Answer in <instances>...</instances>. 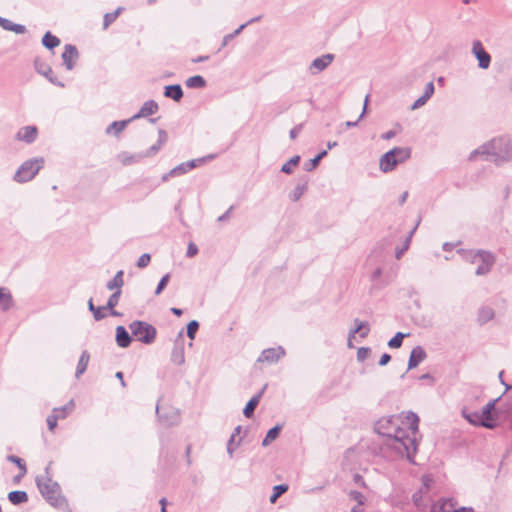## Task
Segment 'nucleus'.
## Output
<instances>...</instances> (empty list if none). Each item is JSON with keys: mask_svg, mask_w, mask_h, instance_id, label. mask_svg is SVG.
<instances>
[{"mask_svg": "<svg viewBox=\"0 0 512 512\" xmlns=\"http://www.w3.org/2000/svg\"><path fill=\"white\" fill-rule=\"evenodd\" d=\"M375 431L388 437L387 445L401 457H406L411 463L417 452L416 438L398 425L395 416L384 417L376 422Z\"/></svg>", "mask_w": 512, "mask_h": 512, "instance_id": "obj_1", "label": "nucleus"}, {"mask_svg": "<svg viewBox=\"0 0 512 512\" xmlns=\"http://www.w3.org/2000/svg\"><path fill=\"white\" fill-rule=\"evenodd\" d=\"M50 467L51 463L45 468V475L37 476L35 481L40 493L46 501L52 506L60 508L66 504V500L61 495L59 484L51 478Z\"/></svg>", "mask_w": 512, "mask_h": 512, "instance_id": "obj_2", "label": "nucleus"}, {"mask_svg": "<svg viewBox=\"0 0 512 512\" xmlns=\"http://www.w3.org/2000/svg\"><path fill=\"white\" fill-rule=\"evenodd\" d=\"M410 157L411 149L409 147H394L380 157L379 168L384 173L391 172L397 165L405 162Z\"/></svg>", "mask_w": 512, "mask_h": 512, "instance_id": "obj_3", "label": "nucleus"}, {"mask_svg": "<svg viewBox=\"0 0 512 512\" xmlns=\"http://www.w3.org/2000/svg\"><path fill=\"white\" fill-rule=\"evenodd\" d=\"M493 163L497 166L512 160V136L501 135L491 139Z\"/></svg>", "mask_w": 512, "mask_h": 512, "instance_id": "obj_4", "label": "nucleus"}, {"mask_svg": "<svg viewBox=\"0 0 512 512\" xmlns=\"http://www.w3.org/2000/svg\"><path fill=\"white\" fill-rule=\"evenodd\" d=\"M129 329L141 343L151 344L156 339V328L145 321L135 320L129 324Z\"/></svg>", "mask_w": 512, "mask_h": 512, "instance_id": "obj_5", "label": "nucleus"}, {"mask_svg": "<svg viewBox=\"0 0 512 512\" xmlns=\"http://www.w3.org/2000/svg\"><path fill=\"white\" fill-rule=\"evenodd\" d=\"M43 162V158H35L25 161L16 171L14 180L18 183H25L32 180L42 168Z\"/></svg>", "mask_w": 512, "mask_h": 512, "instance_id": "obj_6", "label": "nucleus"}, {"mask_svg": "<svg viewBox=\"0 0 512 512\" xmlns=\"http://www.w3.org/2000/svg\"><path fill=\"white\" fill-rule=\"evenodd\" d=\"M479 261L480 265L477 267L475 274L477 276H485L490 273L492 267L496 262V255L488 250H480Z\"/></svg>", "mask_w": 512, "mask_h": 512, "instance_id": "obj_7", "label": "nucleus"}, {"mask_svg": "<svg viewBox=\"0 0 512 512\" xmlns=\"http://www.w3.org/2000/svg\"><path fill=\"white\" fill-rule=\"evenodd\" d=\"M472 54L478 60V67L481 69H488L491 64V56L484 49L481 41L475 40L472 43Z\"/></svg>", "mask_w": 512, "mask_h": 512, "instance_id": "obj_8", "label": "nucleus"}, {"mask_svg": "<svg viewBox=\"0 0 512 512\" xmlns=\"http://www.w3.org/2000/svg\"><path fill=\"white\" fill-rule=\"evenodd\" d=\"M34 68L39 74L46 77L47 80L53 85H56L61 88L65 86L63 82L59 81L57 77L54 76L52 68L41 58H36L34 60Z\"/></svg>", "mask_w": 512, "mask_h": 512, "instance_id": "obj_9", "label": "nucleus"}, {"mask_svg": "<svg viewBox=\"0 0 512 512\" xmlns=\"http://www.w3.org/2000/svg\"><path fill=\"white\" fill-rule=\"evenodd\" d=\"M285 354L286 351L282 346H278L275 348H267L262 351V353L257 359V362H267L269 364H274L277 363L281 358H283Z\"/></svg>", "mask_w": 512, "mask_h": 512, "instance_id": "obj_10", "label": "nucleus"}, {"mask_svg": "<svg viewBox=\"0 0 512 512\" xmlns=\"http://www.w3.org/2000/svg\"><path fill=\"white\" fill-rule=\"evenodd\" d=\"M430 512H474L472 508H455L453 499H441L431 506Z\"/></svg>", "mask_w": 512, "mask_h": 512, "instance_id": "obj_11", "label": "nucleus"}, {"mask_svg": "<svg viewBox=\"0 0 512 512\" xmlns=\"http://www.w3.org/2000/svg\"><path fill=\"white\" fill-rule=\"evenodd\" d=\"M171 361L176 365H182L185 362L183 329L178 333L177 340L171 352Z\"/></svg>", "mask_w": 512, "mask_h": 512, "instance_id": "obj_12", "label": "nucleus"}, {"mask_svg": "<svg viewBox=\"0 0 512 512\" xmlns=\"http://www.w3.org/2000/svg\"><path fill=\"white\" fill-rule=\"evenodd\" d=\"M478 159L493 162V151H492L491 140L483 143L482 145H480L478 148L474 149L470 153V155H469L470 161H476Z\"/></svg>", "mask_w": 512, "mask_h": 512, "instance_id": "obj_13", "label": "nucleus"}, {"mask_svg": "<svg viewBox=\"0 0 512 512\" xmlns=\"http://www.w3.org/2000/svg\"><path fill=\"white\" fill-rule=\"evenodd\" d=\"M37 136V127L34 125H27L18 130V132L15 135V139L26 144H31L37 139Z\"/></svg>", "mask_w": 512, "mask_h": 512, "instance_id": "obj_14", "label": "nucleus"}, {"mask_svg": "<svg viewBox=\"0 0 512 512\" xmlns=\"http://www.w3.org/2000/svg\"><path fill=\"white\" fill-rule=\"evenodd\" d=\"M334 60L333 54H324L321 57L315 58L310 64L309 70L311 74L315 75L325 70Z\"/></svg>", "mask_w": 512, "mask_h": 512, "instance_id": "obj_15", "label": "nucleus"}, {"mask_svg": "<svg viewBox=\"0 0 512 512\" xmlns=\"http://www.w3.org/2000/svg\"><path fill=\"white\" fill-rule=\"evenodd\" d=\"M78 50L72 44H66L64 46V52L62 53L63 64L67 70H72L75 66V61L78 59Z\"/></svg>", "mask_w": 512, "mask_h": 512, "instance_id": "obj_16", "label": "nucleus"}, {"mask_svg": "<svg viewBox=\"0 0 512 512\" xmlns=\"http://www.w3.org/2000/svg\"><path fill=\"white\" fill-rule=\"evenodd\" d=\"M461 413L462 416L473 425L482 426L488 429H493L495 427V422L483 421L479 412H471L467 408H463Z\"/></svg>", "mask_w": 512, "mask_h": 512, "instance_id": "obj_17", "label": "nucleus"}, {"mask_svg": "<svg viewBox=\"0 0 512 512\" xmlns=\"http://www.w3.org/2000/svg\"><path fill=\"white\" fill-rule=\"evenodd\" d=\"M354 324H355V327L350 329L349 333H348V347H353L352 345V339L355 338V335L362 331V329H365V332H362L361 333V337L362 338H365L368 336L369 332H370V326H369V323L367 321H360L359 319H354Z\"/></svg>", "mask_w": 512, "mask_h": 512, "instance_id": "obj_18", "label": "nucleus"}, {"mask_svg": "<svg viewBox=\"0 0 512 512\" xmlns=\"http://www.w3.org/2000/svg\"><path fill=\"white\" fill-rule=\"evenodd\" d=\"M427 357L426 351L422 346L414 347L409 356L408 360V370L416 368L421 362H423Z\"/></svg>", "mask_w": 512, "mask_h": 512, "instance_id": "obj_19", "label": "nucleus"}, {"mask_svg": "<svg viewBox=\"0 0 512 512\" xmlns=\"http://www.w3.org/2000/svg\"><path fill=\"white\" fill-rule=\"evenodd\" d=\"M158 109H159V106L156 101L148 100V101L144 102V104L142 105V107L140 108L138 113L133 115L130 118V120L134 121V120H137L140 118L148 117L150 115L155 114L158 111Z\"/></svg>", "mask_w": 512, "mask_h": 512, "instance_id": "obj_20", "label": "nucleus"}, {"mask_svg": "<svg viewBox=\"0 0 512 512\" xmlns=\"http://www.w3.org/2000/svg\"><path fill=\"white\" fill-rule=\"evenodd\" d=\"M267 386L268 384H265L263 388L247 402L243 409V414L246 418H251L253 416L254 411L258 406Z\"/></svg>", "mask_w": 512, "mask_h": 512, "instance_id": "obj_21", "label": "nucleus"}, {"mask_svg": "<svg viewBox=\"0 0 512 512\" xmlns=\"http://www.w3.org/2000/svg\"><path fill=\"white\" fill-rule=\"evenodd\" d=\"M132 342V338L123 326L116 328V343L121 348H127Z\"/></svg>", "mask_w": 512, "mask_h": 512, "instance_id": "obj_22", "label": "nucleus"}, {"mask_svg": "<svg viewBox=\"0 0 512 512\" xmlns=\"http://www.w3.org/2000/svg\"><path fill=\"white\" fill-rule=\"evenodd\" d=\"M164 96L176 102L183 98V90L179 84L167 85L164 87Z\"/></svg>", "mask_w": 512, "mask_h": 512, "instance_id": "obj_23", "label": "nucleus"}, {"mask_svg": "<svg viewBox=\"0 0 512 512\" xmlns=\"http://www.w3.org/2000/svg\"><path fill=\"white\" fill-rule=\"evenodd\" d=\"M0 26L6 31H12L16 34H24L27 30L26 27L22 24L13 23L11 20L7 18H3L0 16Z\"/></svg>", "mask_w": 512, "mask_h": 512, "instance_id": "obj_24", "label": "nucleus"}, {"mask_svg": "<svg viewBox=\"0 0 512 512\" xmlns=\"http://www.w3.org/2000/svg\"><path fill=\"white\" fill-rule=\"evenodd\" d=\"M117 159L124 166H129L138 163L141 159H143V155L141 153L131 154L129 152H121L117 155Z\"/></svg>", "mask_w": 512, "mask_h": 512, "instance_id": "obj_25", "label": "nucleus"}, {"mask_svg": "<svg viewBox=\"0 0 512 512\" xmlns=\"http://www.w3.org/2000/svg\"><path fill=\"white\" fill-rule=\"evenodd\" d=\"M13 305V298L7 288L0 287V308L2 311H8Z\"/></svg>", "mask_w": 512, "mask_h": 512, "instance_id": "obj_26", "label": "nucleus"}, {"mask_svg": "<svg viewBox=\"0 0 512 512\" xmlns=\"http://www.w3.org/2000/svg\"><path fill=\"white\" fill-rule=\"evenodd\" d=\"M481 249H458L457 253L462 257V259L468 263H475L478 261L480 256Z\"/></svg>", "mask_w": 512, "mask_h": 512, "instance_id": "obj_27", "label": "nucleus"}, {"mask_svg": "<svg viewBox=\"0 0 512 512\" xmlns=\"http://www.w3.org/2000/svg\"><path fill=\"white\" fill-rule=\"evenodd\" d=\"M131 122L132 120H130V118L122 121H114L106 128L105 132L108 135L114 134L118 136Z\"/></svg>", "mask_w": 512, "mask_h": 512, "instance_id": "obj_28", "label": "nucleus"}, {"mask_svg": "<svg viewBox=\"0 0 512 512\" xmlns=\"http://www.w3.org/2000/svg\"><path fill=\"white\" fill-rule=\"evenodd\" d=\"M89 360H90V354L88 353L87 350H84L81 353L78 364H77V368H76V372H75L76 378H79L82 374L85 373V371L88 367V364H89Z\"/></svg>", "mask_w": 512, "mask_h": 512, "instance_id": "obj_29", "label": "nucleus"}, {"mask_svg": "<svg viewBox=\"0 0 512 512\" xmlns=\"http://www.w3.org/2000/svg\"><path fill=\"white\" fill-rule=\"evenodd\" d=\"M123 274L124 272L122 270L118 271L115 276L107 282L106 288L110 291H121V287L124 285Z\"/></svg>", "mask_w": 512, "mask_h": 512, "instance_id": "obj_30", "label": "nucleus"}, {"mask_svg": "<svg viewBox=\"0 0 512 512\" xmlns=\"http://www.w3.org/2000/svg\"><path fill=\"white\" fill-rule=\"evenodd\" d=\"M156 413H157L159 421L165 426H173V425L177 424V422H178L179 415L177 412H173L171 416L165 415L160 412L159 407L157 406Z\"/></svg>", "mask_w": 512, "mask_h": 512, "instance_id": "obj_31", "label": "nucleus"}, {"mask_svg": "<svg viewBox=\"0 0 512 512\" xmlns=\"http://www.w3.org/2000/svg\"><path fill=\"white\" fill-rule=\"evenodd\" d=\"M8 499L13 505H20L28 501V495L25 491H11L8 493Z\"/></svg>", "mask_w": 512, "mask_h": 512, "instance_id": "obj_32", "label": "nucleus"}, {"mask_svg": "<svg viewBox=\"0 0 512 512\" xmlns=\"http://www.w3.org/2000/svg\"><path fill=\"white\" fill-rule=\"evenodd\" d=\"M42 45L45 48L52 50L55 47L60 45V39L48 31L44 34V36L42 38Z\"/></svg>", "mask_w": 512, "mask_h": 512, "instance_id": "obj_33", "label": "nucleus"}, {"mask_svg": "<svg viewBox=\"0 0 512 512\" xmlns=\"http://www.w3.org/2000/svg\"><path fill=\"white\" fill-rule=\"evenodd\" d=\"M327 155V150H323L318 153L313 159L305 162L303 169L307 172L313 171L320 163V161Z\"/></svg>", "mask_w": 512, "mask_h": 512, "instance_id": "obj_34", "label": "nucleus"}, {"mask_svg": "<svg viewBox=\"0 0 512 512\" xmlns=\"http://www.w3.org/2000/svg\"><path fill=\"white\" fill-rule=\"evenodd\" d=\"M406 423L409 426L411 437L415 438V434L418 431L419 417L413 412H408L406 415Z\"/></svg>", "mask_w": 512, "mask_h": 512, "instance_id": "obj_35", "label": "nucleus"}, {"mask_svg": "<svg viewBox=\"0 0 512 512\" xmlns=\"http://www.w3.org/2000/svg\"><path fill=\"white\" fill-rule=\"evenodd\" d=\"M494 317V310L491 307L484 306L479 309L478 312V322L480 324H485L492 320Z\"/></svg>", "mask_w": 512, "mask_h": 512, "instance_id": "obj_36", "label": "nucleus"}, {"mask_svg": "<svg viewBox=\"0 0 512 512\" xmlns=\"http://www.w3.org/2000/svg\"><path fill=\"white\" fill-rule=\"evenodd\" d=\"M495 403L496 400H491L485 406H483L481 412H479L481 419H483V421L494 422L492 417V411L494 410Z\"/></svg>", "mask_w": 512, "mask_h": 512, "instance_id": "obj_37", "label": "nucleus"}, {"mask_svg": "<svg viewBox=\"0 0 512 512\" xmlns=\"http://www.w3.org/2000/svg\"><path fill=\"white\" fill-rule=\"evenodd\" d=\"M282 429V425H275L271 429L268 430L265 438L262 441V446H268L272 441H274L280 434Z\"/></svg>", "mask_w": 512, "mask_h": 512, "instance_id": "obj_38", "label": "nucleus"}, {"mask_svg": "<svg viewBox=\"0 0 512 512\" xmlns=\"http://www.w3.org/2000/svg\"><path fill=\"white\" fill-rule=\"evenodd\" d=\"M185 84L189 88H203L206 85V81L202 76L196 75L188 78Z\"/></svg>", "mask_w": 512, "mask_h": 512, "instance_id": "obj_39", "label": "nucleus"}, {"mask_svg": "<svg viewBox=\"0 0 512 512\" xmlns=\"http://www.w3.org/2000/svg\"><path fill=\"white\" fill-rule=\"evenodd\" d=\"M215 157H216L215 154H209V155L201 157V158L192 159V160H189V161L186 162V166L190 170H192V169H194V168H196V167L206 163L209 160H213Z\"/></svg>", "mask_w": 512, "mask_h": 512, "instance_id": "obj_40", "label": "nucleus"}, {"mask_svg": "<svg viewBox=\"0 0 512 512\" xmlns=\"http://www.w3.org/2000/svg\"><path fill=\"white\" fill-rule=\"evenodd\" d=\"M7 461L17 465V467L20 470L19 477L25 476V474L27 473V468H26L25 462L21 458H19L18 456H15V455H8Z\"/></svg>", "mask_w": 512, "mask_h": 512, "instance_id": "obj_41", "label": "nucleus"}, {"mask_svg": "<svg viewBox=\"0 0 512 512\" xmlns=\"http://www.w3.org/2000/svg\"><path fill=\"white\" fill-rule=\"evenodd\" d=\"M245 27H247V24H242L237 29H235L232 33H229V34L225 35L223 37V39H222V43H221V46H220L219 50H221L222 48L226 47L228 45V43L231 40H233L236 36H238Z\"/></svg>", "mask_w": 512, "mask_h": 512, "instance_id": "obj_42", "label": "nucleus"}, {"mask_svg": "<svg viewBox=\"0 0 512 512\" xmlns=\"http://www.w3.org/2000/svg\"><path fill=\"white\" fill-rule=\"evenodd\" d=\"M300 159L301 158L299 155L293 156L289 161L282 165L281 172L285 174H291L293 172L292 168L299 164Z\"/></svg>", "mask_w": 512, "mask_h": 512, "instance_id": "obj_43", "label": "nucleus"}, {"mask_svg": "<svg viewBox=\"0 0 512 512\" xmlns=\"http://www.w3.org/2000/svg\"><path fill=\"white\" fill-rule=\"evenodd\" d=\"M408 336V334H405V333H402V332H397L394 337H392L389 341H388V346L392 349H397V348H400L402 343H403V339Z\"/></svg>", "mask_w": 512, "mask_h": 512, "instance_id": "obj_44", "label": "nucleus"}, {"mask_svg": "<svg viewBox=\"0 0 512 512\" xmlns=\"http://www.w3.org/2000/svg\"><path fill=\"white\" fill-rule=\"evenodd\" d=\"M288 490V485L279 484L273 487V493L270 496L269 500L273 504L277 501V499L284 494Z\"/></svg>", "mask_w": 512, "mask_h": 512, "instance_id": "obj_45", "label": "nucleus"}, {"mask_svg": "<svg viewBox=\"0 0 512 512\" xmlns=\"http://www.w3.org/2000/svg\"><path fill=\"white\" fill-rule=\"evenodd\" d=\"M419 222H420V220H418L415 227L409 232V235L407 236V238L404 242V248H400V249L396 250L395 256L397 259H400L402 254L409 248L411 238H412L413 234L415 233V231L419 225Z\"/></svg>", "mask_w": 512, "mask_h": 512, "instance_id": "obj_46", "label": "nucleus"}, {"mask_svg": "<svg viewBox=\"0 0 512 512\" xmlns=\"http://www.w3.org/2000/svg\"><path fill=\"white\" fill-rule=\"evenodd\" d=\"M306 190L307 183L297 184L294 190L290 193V199L294 202L298 201Z\"/></svg>", "mask_w": 512, "mask_h": 512, "instance_id": "obj_47", "label": "nucleus"}, {"mask_svg": "<svg viewBox=\"0 0 512 512\" xmlns=\"http://www.w3.org/2000/svg\"><path fill=\"white\" fill-rule=\"evenodd\" d=\"M64 418H65V414L59 415V414L53 412L51 415H49L47 417V425H48L49 430L54 431V429L57 426V421L59 419H64Z\"/></svg>", "mask_w": 512, "mask_h": 512, "instance_id": "obj_48", "label": "nucleus"}, {"mask_svg": "<svg viewBox=\"0 0 512 512\" xmlns=\"http://www.w3.org/2000/svg\"><path fill=\"white\" fill-rule=\"evenodd\" d=\"M199 329V322L192 320L187 324V336L189 339L194 340L196 333Z\"/></svg>", "mask_w": 512, "mask_h": 512, "instance_id": "obj_49", "label": "nucleus"}, {"mask_svg": "<svg viewBox=\"0 0 512 512\" xmlns=\"http://www.w3.org/2000/svg\"><path fill=\"white\" fill-rule=\"evenodd\" d=\"M120 296H121V291H114L108 298L105 308L109 309V310H112V308H115V306L119 302Z\"/></svg>", "mask_w": 512, "mask_h": 512, "instance_id": "obj_50", "label": "nucleus"}, {"mask_svg": "<svg viewBox=\"0 0 512 512\" xmlns=\"http://www.w3.org/2000/svg\"><path fill=\"white\" fill-rule=\"evenodd\" d=\"M368 99H369V95H366L365 97V101H364V107H363V111L362 113L360 114L358 120L356 121H346L345 122V126L346 128H352V127H356L358 125V122L361 118L364 117L365 113H366V108H367V104H368Z\"/></svg>", "mask_w": 512, "mask_h": 512, "instance_id": "obj_51", "label": "nucleus"}, {"mask_svg": "<svg viewBox=\"0 0 512 512\" xmlns=\"http://www.w3.org/2000/svg\"><path fill=\"white\" fill-rule=\"evenodd\" d=\"M190 171V169L186 166V162H183L173 169L170 170V174H174L175 176H180Z\"/></svg>", "mask_w": 512, "mask_h": 512, "instance_id": "obj_52", "label": "nucleus"}, {"mask_svg": "<svg viewBox=\"0 0 512 512\" xmlns=\"http://www.w3.org/2000/svg\"><path fill=\"white\" fill-rule=\"evenodd\" d=\"M170 280V274L167 273L165 274L159 281L157 287H156V290H155V294L156 295H159L164 289L165 287L167 286L168 282Z\"/></svg>", "mask_w": 512, "mask_h": 512, "instance_id": "obj_53", "label": "nucleus"}, {"mask_svg": "<svg viewBox=\"0 0 512 512\" xmlns=\"http://www.w3.org/2000/svg\"><path fill=\"white\" fill-rule=\"evenodd\" d=\"M150 260H151V256L149 253H144L142 254L139 259L137 260V267L138 268H145L148 266V264L150 263Z\"/></svg>", "mask_w": 512, "mask_h": 512, "instance_id": "obj_54", "label": "nucleus"}, {"mask_svg": "<svg viewBox=\"0 0 512 512\" xmlns=\"http://www.w3.org/2000/svg\"><path fill=\"white\" fill-rule=\"evenodd\" d=\"M73 408H74V401L70 400L66 405H64L62 407L54 408L53 412L57 413V414L59 412H64V413L68 414L73 410Z\"/></svg>", "mask_w": 512, "mask_h": 512, "instance_id": "obj_55", "label": "nucleus"}, {"mask_svg": "<svg viewBox=\"0 0 512 512\" xmlns=\"http://www.w3.org/2000/svg\"><path fill=\"white\" fill-rule=\"evenodd\" d=\"M349 496L352 500L356 501L359 505H363L364 504V496L361 492L359 491H356V490H352L350 491L349 493Z\"/></svg>", "mask_w": 512, "mask_h": 512, "instance_id": "obj_56", "label": "nucleus"}, {"mask_svg": "<svg viewBox=\"0 0 512 512\" xmlns=\"http://www.w3.org/2000/svg\"><path fill=\"white\" fill-rule=\"evenodd\" d=\"M161 147L162 146L157 142L156 144L152 145L147 151L141 153V155H143V158L153 156L156 153H158Z\"/></svg>", "mask_w": 512, "mask_h": 512, "instance_id": "obj_57", "label": "nucleus"}, {"mask_svg": "<svg viewBox=\"0 0 512 512\" xmlns=\"http://www.w3.org/2000/svg\"><path fill=\"white\" fill-rule=\"evenodd\" d=\"M117 19V13H106L103 19V26L106 29L110 24H112Z\"/></svg>", "mask_w": 512, "mask_h": 512, "instance_id": "obj_58", "label": "nucleus"}, {"mask_svg": "<svg viewBox=\"0 0 512 512\" xmlns=\"http://www.w3.org/2000/svg\"><path fill=\"white\" fill-rule=\"evenodd\" d=\"M370 348L368 347H360L357 351V360L363 362L369 355Z\"/></svg>", "mask_w": 512, "mask_h": 512, "instance_id": "obj_59", "label": "nucleus"}, {"mask_svg": "<svg viewBox=\"0 0 512 512\" xmlns=\"http://www.w3.org/2000/svg\"><path fill=\"white\" fill-rule=\"evenodd\" d=\"M105 310H106L105 306L96 307V309L93 312L94 319L96 321H100V320L104 319L106 317V314L104 312Z\"/></svg>", "mask_w": 512, "mask_h": 512, "instance_id": "obj_60", "label": "nucleus"}, {"mask_svg": "<svg viewBox=\"0 0 512 512\" xmlns=\"http://www.w3.org/2000/svg\"><path fill=\"white\" fill-rule=\"evenodd\" d=\"M428 100L429 99L426 96L422 95L417 100H415V102L413 103L411 109L415 110V109H418V108L424 106L427 103Z\"/></svg>", "mask_w": 512, "mask_h": 512, "instance_id": "obj_61", "label": "nucleus"}, {"mask_svg": "<svg viewBox=\"0 0 512 512\" xmlns=\"http://www.w3.org/2000/svg\"><path fill=\"white\" fill-rule=\"evenodd\" d=\"M434 91H435V87H434L433 82H428L425 86L423 95L426 96L428 99H430L432 97V95L434 94Z\"/></svg>", "mask_w": 512, "mask_h": 512, "instance_id": "obj_62", "label": "nucleus"}, {"mask_svg": "<svg viewBox=\"0 0 512 512\" xmlns=\"http://www.w3.org/2000/svg\"><path fill=\"white\" fill-rule=\"evenodd\" d=\"M198 253V247L194 243H189L187 247L186 255L187 257L191 258L194 257Z\"/></svg>", "mask_w": 512, "mask_h": 512, "instance_id": "obj_63", "label": "nucleus"}, {"mask_svg": "<svg viewBox=\"0 0 512 512\" xmlns=\"http://www.w3.org/2000/svg\"><path fill=\"white\" fill-rule=\"evenodd\" d=\"M168 140L167 132L163 129L158 130V143L162 146L164 145Z\"/></svg>", "mask_w": 512, "mask_h": 512, "instance_id": "obj_64", "label": "nucleus"}]
</instances>
